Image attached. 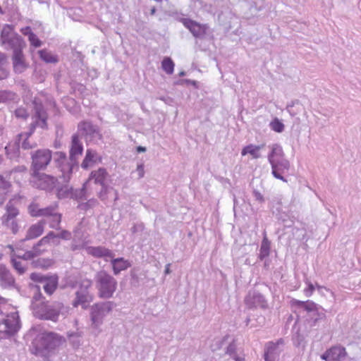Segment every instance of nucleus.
Instances as JSON below:
<instances>
[{
    "label": "nucleus",
    "mask_w": 361,
    "mask_h": 361,
    "mask_svg": "<svg viewBox=\"0 0 361 361\" xmlns=\"http://www.w3.org/2000/svg\"><path fill=\"white\" fill-rule=\"evenodd\" d=\"M65 342L63 336L54 332H44L39 334L32 342L30 352L37 357L49 361L58 348Z\"/></svg>",
    "instance_id": "nucleus-1"
},
{
    "label": "nucleus",
    "mask_w": 361,
    "mask_h": 361,
    "mask_svg": "<svg viewBox=\"0 0 361 361\" xmlns=\"http://www.w3.org/2000/svg\"><path fill=\"white\" fill-rule=\"evenodd\" d=\"M33 121L30 126L29 131L20 133L18 134L15 138L14 143L18 149L21 148L23 150H29L37 147V143L35 142H31L29 138L33 134L37 127L41 128H47V115L43 105L36 100L33 101Z\"/></svg>",
    "instance_id": "nucleus-2"
},
{
    "label": "nucleus",
    "mask_w": 361,
    "mask_h": 361,
    "mask_svg": "<svg viewBox=\"0 0 361 361\" xmlns=\"http://www.w3.org/2000/svg\"><path fill=\"white\" fill-rule=\"evenodd\" d=\"M33 315L38 319L56 322L60 315L66 317L71 310L70 307L63 303L55 301L51 304L44 302L32 305Z\"/></svg>",
    "instance_id": "nucleus-3"
},
{
    "label": "nucleus",
    "mask_w": 361,
    "mask_h": 361,
    "mask_svg": "<svg viewBox=\"0 0 361 361\" xmlns=\"http://www.w3.org/2000/svg\"><path fill=\"white\" fill-rule=\"evenodd\" d=\"M94 280L99 298L109 299L114 296L118 287V282L114 276L106 271H99L95 274Z\"/></svg>",
    "instance_id": "nucleus-4"
},
{
    "label": "nucleus",
    "mask_w": 361,
    "mask_h": 361,
    "mask_svg": "<svg viewBox=\"0 0 361 361\" xmlns=\"http://www.w3.org/2000/svg\"><path fill=\"white\" fill-rule=\"evenodd\" d=\"M92 286V281L88 279H81L78 282L74 298L71 302L73 308L80 306L83 310H86L90 306L94 299V295L91 292Z\"/></svg>",
    "instance_id": "nucleus-5"
},
{
    "label": "nucleus",
    "mask_w": 361,
    "mask_h": 361,
    "mask_svg": "<svg viewBox=\"0 0 361 361\" xmlns=\"http://www.w3.org/2000/svg\"><path fill=\"white\" fill-rule=\"evenodd\" d=\"M116 304L114 301L106 300L94 303L90 307V319L91 327L98 329L104 323L105 317L111 313Z\"/></svg>",
    "instance_id": "nucleus-6"
},
{
    "label": "nucleus",
    "mask_w": 361,
    "mask_h": 361,
    "mask_svg": "<svg viewBox=\"0 0 361 361\" xmlns=\"http://www.w3.org/2000/svg\"><path fill=\"white\" fill-rule=\"evenodd\" d=\"M1 44L6 49H12L13 53L20 51L25 47L23 39L13 31V27L5 25L1 32Z\"/></svg>",
    "instance_id": "nucleus-7"
},
{
    "label": "nucleus",
    "mask_w": 361,
    "mask_h": 361,
    "mask_svg": "<svg viewBox=\"0 0 361 361\" xmlns=\"http://www.w3.org/2000/svg\"><path fill=\"white\" fill-rule=\"evenodd\" d=\"M20 214L19 209L13 200H9L5 206V212L1 217V225L16 234L19 231L17 216Z\"/></svg>",
    "instance_id": "nucleus-8"
},
{
    "label": "nucleus",
    "mask_w": 361,
    "mask_h": 361,
    "mask_svg": "<svg viewBox=\"0 0 361 361\" xmlns=\"http://www.w3.org/2000/svg\"><path fill=\"white\" fill-rule=\"evenodd\" d=\"M83 147L77 135L72 136L71 147L70 150V164L62 168V176L66 179L69 178L74 166L78 164V159L82 155Z\"/></svg>",
    "instance_id": "nucleus-9"
},
{
    "label": "nucleus",
    "mask_w": 361,
    "mask_h": 361,
    "mask_svg": "<svg viewBox=\"0 0 361 361\" xmlns=\"http://www.w3.org/2000/svg\"><path fill=\"white\" fill-rule=\"evenodd\" d=\"M30 183L35 188L51 190L57 187L58 180L54 176L36 171L31 173Z\"/></svg>",
    "instance_id": "nucleus-10"
},
{
    "label": "nucleus",
    "mask_w": 361,
    "mask_h": 361,
    "mask_svg": "<svg viewBox=\"0 0 361 361\" xmlns=\"http://www.w3.org/2000/svg\"><path fill=\"white\" fill-rule=\"evenodd\" d=\"M51 152L48 149H39L31 153L32 172L46 169L51 161Z\"/></svg>",
    "instance_id": "nucleus-11"
},
{
    "label": "nucleus",
    "mask_w": 361,
    "mask_h": 361,
    "mask_svg": "<svg viewBox=\"0 0 361 361\" xmlns=\"http://www.w3.org/2000/svg\"><path fill=\"white\" fill-rule=\"evenodd\" d=\"M20 328L19 316L17 312L8 314L0 322L1 338L8 337L14 335Z\"/></svg>",
    "instance_id": "nucleus-12"
},
{
    "label": "nucleus",
    "mask_w": 361,
    "mask_h": 361,
    "mask_svg": "<svg viewBox=\"0 0 361 361\" xmlns=\"http://www.w3.org/2000/svg\"><path fill=\"white\" fill-rule=\"evenodd\" d=\"M284 349L285 341L283 338H280L276 342H268L264 348V361H279V357Z\"/></svg>",
    "instance_id": "nucleus-13"
},
{
    "label": "nucleus",
    "mask_w": 361,
    "mask_h": 361,
    "mask_svg": "<svg viewBox=\"0 0 361 361\" xmlns=\"http://www.w3.org/2000/svg\"><path fill=\"white\" fill-rule=\"evenodd\" d=\"M244 302L249 309L257 307L267 309L268 307V303L264 297L256 290H250L245 296Z\"/></svg>",
    "instance_id": "nucleus-14"
},
{
    "label": "nucleus",
    "mask_w": 361,
    "mask_h": 361,
    "mask_svg": "<svg viewBox=\"0 0 361 361\" xmlns=\"http://www.w3.org/2000/svg\"><path fill=\"white\" fill-rule=\"evenodd\" d=\"M182 23L197 38H203L209 27L207 24H200L188 18H183Z\"/></svg>",
    "instance_id": "nucleus-15"
},
{
    "label": "nucleus",
    "mask_w": 361,
    "mask_h": 361,
    "mask_svg": "<svg viewBox=\"0 0 361 361\" xmlns=\"http://www.w3.org/2000/svg\"><path fill=\"white\" fill-rule=\"evenodd\" d=\"M347 353L342 346H334L321 356L326 361H345Z\"/></svg>",
    "instance_id": "nucleus-16"
},
{
    "label": "nucleus",
    "mask_w": 361,
    "mask_h": 361,
    "mask_svg": "<svg viewBox=\"0 0 361 361\" xmlns=\"http://www.w3.org/2000/svg\"><path fill=\"white\" fill-rule=\"evenodd\" d=\"M269 164L271 166L272 175L276 178L287 183V180L282 176V173L289 170L290 166L289 161L286 159H282Z\"/></svg>",
    "instance_id": "nucleus-17"
},
{
    "label": "nucleus",
    "mask_w": 361,
    "mask_h": 361,
    "mask_svg": "<svg viewBox=\"0 0 361 361\" xmlns=\"http://www.w3.org/2000/svg\"><path fill=\"white\" fill-rule=\"evenodd\" d=\"M78 130L86 139L101 138L98 126L93 125L90 121H82L78 124Z\"/></svg>",
    "instance_id": "nucleus-18"
},
{
    "label": "nucleus",
    "mask_w": 361,
    "mask_h": 361,
    "mask_svg": "<svg viewBox=\"0 0 361 361\" xmlns=\"http://www.w3.org/2000/svg\"><path fill=\"white\" fill-rule=\"evenodd\" d=\"M0 283L4 288L18 289L13 276L4 264H0Z\"/></svg>",
    "instance_id": "nucleus-19"
},
{
    "label": "nucleus",
    "mask_w": 361,
    "mask_h": 361,
    "mask_svg": "<svg viewBox=\"0 0 361 361\" xmlns=\"http://www.w3.org/2000/svg\"><path fill=\"white\" fill-rule=\"evenodd\" d=\"M23 243L20 241L16 244L17 253H13L12 255L15 256L19 259L30 260L40 255H42L45 250H41L38 248L36 244L32 247V250L25 251L24 253H21L20 247Z\"/></svg>",
    "instance_id": "nucleus-20"
},
{
    "label": "nucleus",
    "mask_w": 361,
    "mask_h": 361,
    "mask_svg": "<svg viewBox=\"0 0 361 361\" xmlns=\"http://www.w3.org/2000/svg\"><path fill=\"white\" fill-rule=\"evenodd\" d=\"M45 224L46 220H40L37 223L30 226L27 231L25 238L21 240L20 243H23L25 240L34 239L40 236L44 232Z\"/></svg>",
    "instance_id": "nucleus-21"
},
{
    "label": "nucleus",
    "mask_w": 361,
    "mask_h": 361,
    "mask_svg": "<svg viewBox=\"0 0 361 361\" xmlns=\"http://www.w3.org/2000/svg\"><path fill=\"white\" fill-rule=\"evenodd\" d=\"M87 252L95 257L104 258L106 261L114 258V254L111 250L102 246L87 247Z\"/></svg>",
    "instance_id": "nucleus-22"
},
{
    "label": "nucleus",
    "mask_w": 361,
    "mask_h": 361,
    "mask_svg": "<svg viewBox=\"0 0 361 361\" xmlns=\"http://www.w3.org/2000/svg\"><path fill=\"white\" fill-rule=\"evenodd\" d=\"M109 175L104 168H99L91 172L88 181L94 180V183L100 185H107L106 181Z\"/></svg>",
    "instance_id": "nucleus-23"
},
{
    "label": "nucleus",
    "mask_w": 361,
    "mask_h": 361,
    "mask_svg": "<svg viewBox=\"0 0 361 361\" xmlns=\"http://www.w3.org/2000/svg\"><path fill=\"white\" fill-rule=\"evenodd\" d=\"M13 70L16 73H23L27 68L22 50L16 51L12 57Z\"/></svg>",
    "instance_id": "nucleus-24"
},
{
    "label": "nucleus",
    "mask_w": 361,
    "mask_h": 361,
    "mask_svg": "<svg viewBox=\"0 0 361 361\" xmlns=\"http://www.w3.org/2000/svg\"><path fill=\"white\" fill-rule=\"evenodd\" d=\"M269 147L271 149L267 156L269 163H273L277 160L285 159L283 148L280 145L275 143L269 145Z\"/></svg>",
    "instance_id": "nucleus-25"
},
{
    "label": "nucleus",
    "mask_w": 361,
    "mask_h": 361,
    "mask_svg": "<svg viewBox=\"0 0 361 361\" xmlns=\"http://www.w3.org/2000/svg\"><path fill=\"white\" fill-rule=\"evenodd\" d=\"M60 244V240L58 239L57 234L53 231H49L45 236H44L38 243L36 244L38 248L41 246L46 245H53L57 246Z\"/></svg>",
    "instance_id": "nucleus-26"
},
{
    "label": "nucleus",
    "mask_w": 361,
    "mask_h": 361,
    "mask_svg": "<svg viewBox=\"0 0 361 361\" xmlns=\"http://www.w3.org/2000/svg\"><path fill=\"white\" fill-rule=\"evenodd\" d=\"M98 159L100 161L96 152L92 149H87L81 166L84 169H87L89 167L92 166V164H95Z\"/></svg>",
    "instance_id": "nucleus-27"
},
{
    "label": "nucleus",
    "mask_w": 361,
    "mask_h": 361,
    "mask_svg": "<svg viewBox=\"0 0 361 361\" xmlns=\"http://www.w3.org/2000/svg\"><path fill=\"white\" fill-rule=\"evenodd\" d=\"M265 145H249L245 147L241 152L243 156L250 154L253 159H259L261 157L259 150L264 147Z\"/></svg>",
    "instance_id": "nucleus-28"
},
{
    "label": "nucleus",
    "mask_w": 361,
    "mask_h": 361,
    "mask_svg": "<svg viewBox=\"0 0 361 361\" xmlns=\"http://www.w3.org/2000/svg\"><path fill=\"white\" fill-rule=\"evenodd\" d=\"M111 261L114 274H118L121 271L128 269L130 267V263L125 260L123 258L110 259Z\"/></svg>",
    "instance_id": "nucleus-29"
},
{
    "label": "nucleus",
    "mask_w": 361,
    "mask_h": 361,
    "mask_svg": "<svg viewBox=\"0 0 361 361\" xmlns=\"http://www.w3.org/2000/svg\"><path fill=\"white\" fill-rule=\"evenodd\" d=\"M17 100H18V96L16 92L8 90H0V104H8Z\"/></svg>",
    "instance_id": "nucleus-30"
},
{
    "label": "nucleus",
    "mask_w": 361,
    "mask_h": 361,
    "mask_svg": "<svg viewBox=\"0 0 361 361\" xmlns=\"http://www.w3.org/2000/svg\"><path fill=\"white\" fill-rule=\"evenodd\" d=\"M43 288L46 293L51 295L57 288L58 279L56 276H49L43 283Z\"/></svg>",
    "instance_id": "nucleus-31"
},
{
    "label": "nucleus",
    "mask_w": 361,
    "mask_h": 361,
    "mask_svg": "<svg viewBox=\"0 0 361 361\" xmlns=\"http://www.w3.org/2000/svg\"><path fill=\"white\" fill-rule=\"evenodd\" d=\"M10 262L13 267V269L17 271V273L20 275H23L25 273L27 270V266L23 264L20 259H18L15 256L11 255Z\"/></svg>",
    "instance_id": "nucleus-32"
},
{
    "label": "nucleus",
    "mask_w": 361,
    "mask_h": 361,
    "mask_svg": "<svg viewBox=\"0 0 361 361\" xmlns=\"http://www.w3.org/2000/svg\"><path fill=\"white\" fill-rule=\"evenodd\" d=\"M62 215L59 212L54 214L52 216L49 217L46 220V224H49V226L51 228L56 230H61V222Z\"/></svg>",
    "instance_id": "nucleus-33"
},
{
    "label": "nucleus",
    "mask_w": 361,
    "mask_h": 361,
    "mask_svg": "<svg viewBox=\"0 0 361 361\" xmlns=\"http://www.w3.org/2000/svg\"><path fill=\"white\" fill-rule=\"evenodd\" d=\"M270 252V241L266 235H264L259 250V258L263 260L265 257L269 255Z\"/></svg>",
    "instance_id": "nucleus-34"
},
{
    "label": "nucleus",
    "mask_w": 361,
    "mask_h": 361,
    "mask_svg": "<svg viewBox=\"0 0 361 361\" xmlns=\"http://www.w3.org/2000/svg\"><path fill=\"white\" fill-rule=\"evenodd\" d=\"M310 322L312 326H317V323L320 321H325L326 316L323 308H321L314 314L310 315Z\"/></svg>",
    "instance_id": "nucleus-35"
},
{
    "label": "nucleus",
    "mask_w": 361,
    "mask_h": 361,
    "mask_svg": "<svg viewBox=\"0 0 361 361\" xmlns=\"http://www.w3.org/2000/svg\"><path fill=\"white\" fill-rule=\"evenodd\" d=\"M298 302L301 307H303L307 312H310V314H314L322 308L321 306L310 300L306 302L298 301Z\"/></svg>",
    "instance_id": "nucleus-36"
},
{
    "label": "nucleus",
    "mask_w": 361,
    "mask_h": 361,
    "mask_svg": "<svg viewBox=\"0 0 361 361\" xmlns=\"http://www.w3.org/2000/svg\"><path fill=\"white\" fill-rule=\"evenodd\" d=\"M58 204L54 203L47 207L42 208L41 216L45 217V219H48L49 217L58 212Z\"/></svg>",
    "instance_id": "nucleus-37"
},
{
    "label": "nucleus",
    "mask_w": 361,
    "mask_h": 361,
    "mask_svg": "<svg viewBox=\"0 0 361 361\" xmlns=\"http://www.w3.org/2000/svg\"><path fill=\"white\" fill-rule=\"evenodd\" d=\"M82 334L80 332L75 331L68 333V338L74 348H78L81 344Z\"/></svg>",
    "instance_id": "nucleus-38"
},
{
    "label": "nucleus",
    "mask_w": 361,
    "mask_h": 361,
    "mask_svg": "<svg viewBox=\"0 0 361 361\" xmlns=\"http://www.w3.org/2000/svg\"><path fill=\"white\" fill-rule=\"evenodd\" d=\"M11 173H5V176L0 174V189L7 192L11 187V183L9 181Z\"/></svg>",
    "instance_id": "nucleus-39"
},
{
    "label": "nucleus",
    "mask_w": 361,
    "mask_h": 361,
    "mask_svg": "<svg viewBox=\"0 0 361 361\" xmlns=\"http://www.w3.org/2000/svg\"><path fill=\"white\" fill-rule=\"evenodd\" d=\"M174 63L169 57H165L161 62L162 69L169 75L173 73Z\"/></svg>",
    "instance_id": "nucleus-40"
},
{
    "label": "nucleus",
    "mask_w": 361,
    "mask_h": 361,
    "mask_svg": "<svg viewBox=\"0 0 361 361\" xmlns=\"http://www.w3.org/2000/svg\"><path fill=\"white\" fill-rule=\"evenodd\" d=\"M41 59L47 63H56L58 61L56 56H53L51 52L43 49L38 51Z\"/></svg>",
    "instance_id": "nucleus-41"
},
{
    "label": "nucleus",
    "mask_w": 361,
    "mask_h": 361,
    "mask_svg": "<svg viewBox=\"0 0 361 361\" xmlns=\"http://www.w3.org/2000/svg\"><path fill=\"white\" fill-rule=\"evenodd\" d=\"M72 188L68 185L57 188V197L59 199L68 197L72 195Z\"/></svg>",
    "instance_id": "nucleus-42"
},
{
    "label": "nucleus",
    "mask_w": 361,
    "mask_h": 361,
    "mask_svg": "<svg viewBox=\"0 0 361 361\" xmlns=\"http://www.w3.org/2000/svg\"><path fill=\"white\" fill-rule=\"evenodd\" d=\"M5 62V55L0 53V80L7 78L9 74L8 71L4 67Z\"/></svg>",
    "instance_id": "nucleus-43"
},
{
    "label": "nucleus",
    "mask_w": 361,
    "mask_h": 361,
    "mask_svg": "<svg viewBox=\"0 0 361 361\" xmlns=\"http://www.w3.org/2000/svg\"><path fill=\"white\" fill-rule=\"evenodd\" d=\"M51 260L48 259H38L32 262V264L35 268H47L51 265Z\"/></svg>",
    "instance_id": "nucleus-44"
},
{
    "label": "nucleus",
    "mask_w": 361,
    "mask_h": 361,
    "mask_svg": "<svg viewBox=\"0 0 361 361\" xmlns=\"http://www.w3.org/2000/svg\"><path fill=\"white\" fill-rule=\"evenodd\" d=\"M270 127L271 128L277 133H281L284 130V125L283 123L279 121L277 118H275L271 123H270Z\"/></svg>",
    "instance_id": "nucleus-45"
},
{
    "label": "nucleus",
    "mask_w": 361,
    "mask_h": 361,
    "mask_svg": "<svg viewBox=\"0 0 361 361\" xmlns=\"http://www.w3.org/2000/svg\"><path fill=\"white\" fill-rule=\"evenodd\" d=\"M41 211L42 208H39V205L36 203H32L28 207V212L32 216H41Z\"/></svg>",
    "instance_id": "nucleus-46"
},
{
    "label": "nucleus",
    "mask_w": 361,
    "mask_h": 361,
    "mask_svg": "<svg viewBox=\"0 0 361 361\" xmlns=\"http://www.w3.org/2000/svg\"><path fill=\"white\" fill-rule=\"evenodd\" d=\"M98 204L99 202L96 199L92 198L87 201L86 202L80 204L78 207L80 209L82 210H87L89 209L94 208V207L98 205Z\"/></svg>",
    "instance_id": "nucleus-47"
},
{
    "label": "nucleus",
    "mask_w": 361,
    "mask_h": 361,
    "mask_svg": "<svg viewBox=\"0 0 361 361\" xmlns=\"http://www.w3.org/2000/svg\"><path fill=\"white\" fill-rule=\"evenodd\" d=\"M27 38L30 44L35 48L40 47L42 44V41L33 32Z\"/></svg>",
    "instance_id": "nucleus-48"
},
{
    "label": "nucleus",
    "mask_w": 361,
    "mask_h": 361,
    "mask_svg": "<svg viewBox=\"0 0 361 361\" xmlns=\"http://www.w3.org/2000/svg\"><path fill=\"white\" fill-rule=\"evenodd\" d=\"M30 278L33 281L43 283L49 276H44L40 273L34 272L30 274Z\"/></svg>",
    "instance_id": "nucleus-49"
},
{
    "label": "nucleus",
    "mask_w": 361,
    "mask_h": 361,
    "mask_svg": "<svg viewBox=\"0 0 361 361\" xmlns=\"http://www.w3.org/2000/svg\"><path fill=\"white\" fill-rule=\"evenodd\" d=\"M15 116L19 118L27 119L29 116V114L26 109L20 106L15 111Z\"/></svg>",
    "instance_id": "nucleus-50"
},
{
    "label": "nucleus",
    "mask_w": 361,
    "mask_h": 361,
    "mask_svg": "<svg viewBox=\"0 0 361 361\" xmlns=\"http://www.w3.org/2000/svg\"><path fill=\"white\" fill-rule=\"evenodd\" d=\"M226 354L229 355L231 358L237 354V348L234 342H232L228 345L226 348Z\"/></svg>",
    "instance_id": "nucleus-51"
},
{
    "label": "nucleus",
    "mask_w": 361,
    "mask_h": 361,
    "mask_svg": "<svg viewBox=\"0 0 361 361\" xmlns=\"http://www.w3.org/2000/svg\"><path fill=\"white\" fill-rule=\"evenodd\" d=\"M102 189L98 192V197L102 201H105L107 198V193L109 189V187L107 185H101Z\"/></svg>",
    "instance_id": "nucleus-52"
},
{
    "label": "nucleus",
    "mask_w": 361,
    "mask_h": 361,
    "mask_svg": "<svg viewBox=\"0 0 361 361\" xmlns=\"http://www.w3.org/2000/svg\"><path fill=\"white\" fill-rule=\"evenodd\" d=\"M56 155L58 157L57 161L60 163V167L62 168L65 166V165L68 164V163L66 162V154L61 152H59L56 153Z\"/></svg>",
    "instance_id": "nucleus-53"
},
{
    "label": "nucleus",
    "mask_w": 361,
    "mask_h": 361,
    "mask_svg": "<svg viewBox=\"0 0 361 361\" xmlns=\"http://www.w3.org/2000/svg\"><path fill=\"white\" fill-rule=\"evenodd\" d=\"M58 239H63L69 240L71 238V233L67 230H61L59 233H57Z\"/></svg>",
    "instance_id": "nucleus-54"
},
{
    "label": "nucleus",
    "mask_w": 361,
    "mask_h": 361,
    "mask_svg": "<svg viewBox=\"0 0 361 361\" xmlns=\"http://www.w3.org/2000/svg\"><path fill=\"white\" fill-rule=\"evenodd\" d=\"M305 283L307 285V288L304 290V293L307 297H310L314 290V286L308 280H307Z\"/></svg>",
    "instance_id": "nucleus-55"
},
{
    "label": "nucleus",
    "mask_w": 361,
    "mask_h": 361,
    "mask_svg": "<svg viewBox=\"0 0 361 361\" xmlns=\"http://www.w3.org/2000/svg\"><path fill=\"white\" fill-rule=\"evenodd\" d=\"M145 228L143 224H134L131 228V231L133 233H136L137 232L142 231Z\"/></svg>",
    "instance_id": "nucleus-56"
},
{
    "label": "nucleus",
    "mask_w": 361,
    "mask_h": 361,
    "mask_svg": "<svg viewBox=\"0 0 361 361\" xmlns=\"http://www.w3.org/2000/svg\"><path fill=\"white\" fill-rule=\"evenodd\" d=\"M136 171L138 173V178H142L145 175L143 164H138Z\"/></svg>",
    "instance_id": "nucleus-57"
},
{
    "label": "nucleus",
    "mask_w": 361,
    "mask_h": 361,
    "mask_svg": "<svg viewBox=\"0 0 361 361\" xmlns=\"http://www.w3.org/2000/svg\"><path fill=\"white\" fill-rule=\"evenodd\" d=\"M20 32L25 36H27V37L32 33L31 27L29 26L21 28Z\"/></svg>",
    "instance_id": "nucleus-58"
},
{
    "label": "nucleus",
    "mask_w": 361,
    "mask_h": 361,
    "mask_svg": "<svg viewBox=\"0 0 361 361\" xmlns=\"http://www.w3.org/2000/svg\"><path fill=\"white\" fill-rule=\"evenodd\" d=\"M253 195L256 200L259 201V202H263L264 201L263 195L259 191L254 190Z\"/></svg>",
    "instance_id": "nucleus-59"
},
{
    "label": "nucleus",
    "mask_w": 361,
    "mask_h": 361,
    "mask_svg": "<svg viewBox=\"0 0 361 361\" xmlns=\"http://www.w3.org/2000/svg\"><path fill=\"white\" fill-rule=\"evenodd\" d=\"M87 182H86L85 183L83 184V186L82 188H81V190H80L79 192V194H75V196L77 197V198H80V199H82L83 198V197L85 196V187H86V184H87Z\"/></svg>",
    "instance_id": "nucleus-60"
},
{
    "label": "nucleus",
    "mask_w": 361,
    "mask_h": 361,
    "mask_svg": "<svg viewBox=\"0 0 361 361\" xmlns=\"http://www.w3.org/2000/svg\"><path fill=\"white\" fill-rule=\"evenodd\" d=\"M41 298H42V294L39 292L36 293L32 298V305L33 303H39L38 301L40 300Z\"/></svg>",
    "instance_id": "nucleus-61"
},
{
    "label": "nucleus",
    "mask_w": 361,
    "mask_h": 361,
    "mask_svg": "<svg viewBox=\"0 0 361 361\" xmlns=\"http://www.w3.org/2000/svg\"><path fill=\"white\" fill-rule=\"evenodd\" d=\"M7 247L11 250L10 257H11L13 253H17L16 246L14 247V246H13V245H8L7 246Z\"/></svg>",
    "instance_id": "nucleus-62"
},
{
    "label": "nucleus",
    "mask_w": 361,
    "mask_h": 361,
    "mask_svg": "<svg viewBox=\"0 0 361 361\" xmlns=\"http://www.w3.org/2000/svg\"><path fill=\"white\" fill-rule=\"evenodd\" d=\"M293 104H288V105H287V106H286V110L289 112V114H290V115L291 116H295L296 115V114H295V113H294V112H292V111H290V107H293Z\"/></svg>",
    "instance_id": "nucleus-63"
},
{
    "label": "nucleus",
    "mask_w": 361,
    "mask_h": 361,
    "mask_svg": "<svg viewBox=\"0 0 361 361\" xmlns=\"http://www.w3.org/2000/svg\"><path fill=\"white\" fill-rule=\"evenodd\" d=\"M235 361H245V359L242 356H239L238 355H235L232 357Z\"/></svg>",
    "instance_id": "nucleus-64"
}]
</instances>
